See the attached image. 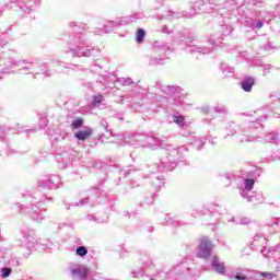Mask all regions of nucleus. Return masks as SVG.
<instances>
[{
  "instance_id": "1",
  "label": "nucleus",
  "mask_w": 280,
  "mask_h": 280,
  "mask_svg": "<svg viewBox=\"0 0 280 280\" xmlns=\"http://www.w3.org/2000/svg\"><path fill=\"white\" fill-rule=\"evenodd\" d=\"M69 49L72 56H78L79 58H91L93 56V47L89 45V39L86 35L82 32L77 33L69 43Z\"/></svg>"
},
{
  "instance_id": "2",
  "label": "nucleus",
  "mask_w": 280,
  "mask_h": 280,
  "mask_svg": "<svg viewBox=\"0 0 280 280\" xmlns=\"http://www.w3.org/2000/svg\"><path fill=\"white\" fill-rule=\"evenodd\" d=\"M249 15H242L241 19L244 23H247L252 30H261L264 27V23H268L270 19H272V13L268 12V10H254L250 12ZM254 19H259L258 21H255Z\"/></svg>"
},
{
  "instance_id": "3",
  "label": "nucleus",
  "mask_w": 280,
  "mask_h": 280,
  "mask_svg": "<svg viewBox=\"0 0 280 280\" xmlns=\"http://www.w3.org/2000/svg\"><path fill=\"white\" fill-rule=\"evenodd\" d=\"M128 143H130V145H138L140 148H145V143L149 147L160 145V148L163 149L170 148V144H165L163 140L141 133L131 135V137L128 138Z\"/></svg>"
},
{
  "instance_id": "4",
  "label": "nucleus",
  "mask_w": 280,
  "mask_h": 280,
  "mask_svg": "<svg viewBox=\"0 0 280 280\" xmlns=\"http://www.w3.org/2000/svg\"><path fill=\"white\" fill-rule=\"evenodd\" d=\"M228 137H235V141L238 143H250L257 141V138L247 136L246 130L237 124H230L228 128Z\"/></svg>"
},
{
  "instance_id": "5",
  "label": "nucleus",
  "mask_w": 280,
  "mask_h": 280,
  "mask_svg": "<svg viewBox=\"0 0 280 280\" xmlns=\"http://www.w3.org/2000/svg\"><path fill=\"white\" fill-rule=\"evenodd\" d=\"M12 67H16L18 73H24L25 75H30V73H34L37 70V67H40V62L38 59L30 60H15L11 59ZM20 68V69H19Z\"/></svg>"
},
{
  "instance_id": "6",
  "label": "nucleus",
  "mask_w": 280,
  "mask_h": 280,
  "mask_svg": "<svg viewBox=\"0 0 280 280\" xmlns=\"http://www.w3.org/2000/svg\"><path fill=\"white\" fill-rule=\"evenodd\" d=\"M253 187H255V179H244V188H240V195L242 198H246L247 202H261L264 200L261 192H252V195L248 194L249 191H253Z\"/></svg>"
},
{
  "instance_id": "7",
  "label": "nucleus",
  "mask_w": 280,
  "mask_h": 280,
  "mask_svg": "<svg viewBox=\"0 0 280 280\" xmlns=\"http://www.w3.org/2000/svg\"><path fill=\"white\" fill-rule=\"evenodd\" d=\"M182 45H185L184 49L188 51V54H211L212 51V47L197 45L196 39L191 37L183 39Z\"/></svg>"
},
{
  "instance_id": "8",
  "label": "nucleus",
  "mask_w": 280,
  "mask_h": 280,
  "mask_svg": "<svg viewBox=\"0 0 280 280\" xmlns=\"http://www.w3.org/2000/svg\"><path fill=\"white\" fill-rule=\"evenodd\" d=\"M45 211H47V208H45V201L39 200L36 201V205L31 206L26 213L34 222H43L45 220Z\"/></svg>"
},
{
  "instance_id": "9",
  "label": "nucleus",
  "mask_w": 280,
  "mask_h": 280,
  "mask_svg": "<svg viewBox=\"0 0 280 280\" xmlns=\"http://www.w3.org/2000/svg\"><path fill=\"white\" fill-rule=\"evenodd\" d=\"M213 252V244L207 237L201 238L198 246L197 257L200 259H207L211 257V253Z\"/></svg>"
},
{
  "instance_id": "10",
  "label": "nucleus",
  "mask_w": 280,
  "mask_h": 280,
  "mask_svg": "<svg viewBox=\"0 0 280 280\" xmlns=\"http://www.w3.org/2000/svg\"><path fill=\"white\" fill-rule=\"evenodd\" d=\"M70 275L73 280H91L89 268L84 265H77L70 268Z\"/></svg>"
},
{
  "instance_id": "11",
  "label": "nucleus",
  "mask_w": 280,
  "mask_h": 280,
  "mask_svg": "<svg viewBox=\"0 0 280 280\" xmlns=\"http://www.w3.org/2000/svg\"><path fill=\"white\" fill-rule=\"evenodd\" d=\"M4 8L7 10H14L15 12H31L32 9L25 4V1L23 0H9L5 4Z\"/></svg>"
},
{
  "instance_id": "12",
  "label": "nucleus",
  "mask_w": 280,
  "mask_h": 280,
  "mask_svg": "<svg viewBox=\"0 0 280 280\" xmlns=\"http://www.w3.org/2000/svg\"><path fill=\"white\" fill-rule=\"evenodd\" d=\"M119 27V23L114 21H108L104 24L103 28H96L94 34L102 36V34H110V32H115Z\"/></svg>"
},
{
  "instance_id": "13",
  "label": "nucleus",
  "mask_w": 280,
  "mask_h": 280,
  "mask_svg": "<svg viewBox=\"0 0 280 280\" xmlns=\"http://www.w3.org/2000/svg\"><path fill=\"white\" fill-rule=\"evenodd\" d=\"M22 244L28 248V250H32V248L36 246V237H34V233L32 231L23 233Z\"/></svg>"
},
{
  "instance_id": "14",
  "label": "nucleus",
  "mask_w": 280,
  "mask_h": 280,
  "mask_svg": "<svg viewBox=\"0 0 280 280\" xmlns=\"http://www.w3.org/2000/svg\"><path fill=\"white\" fill-rule=\"evenodd\" d=\"M42 187L58 189L60 187V177H58V175H50L49 178L42 182Z\"/></svg>"
},
{
  "instance_id": "15",
  "label": "nucleus",
  "mask_w": 280,
  "mask_h": 280,
  "mask_svg": "<svg viewBox=\"0 0 280 280\" xmlns=\"http://www.w3.org/2000/svg\"><path fill=\"white\" fill-rule=\"evenodd\" d=\"M261 254L264 255V257H268V259H270V257H273L275 262H276V270L277 272H280V250L273 249V250H269L268 249H262Z\"/></svg>"
},
{
  "instance_id": "16",
  "label": "nucleus",
  "mask_w": 280,
  "mask_h": 280,
  "mask_svg": "<svg viewBox=\"0 0 280 280\" xmlns=\"http://www.w3.org/2000/svg\"><path fill=\"white\" fill-rule=\"evenodd\" d=\"M268 108H271V110H280V96H279V94H271L269 96V104L265 105L262 107V110H268Z\"/></svg>"
},
{
  "instance_id": "17",
  "label": "nucleus",
  "mask_w": 280,
  "mask_h": 280,
  "mask_svg": "<svg viewBox=\"0 0 280 280\" xmlns=\"http://www.w3.org/2000/svg\"><path fill=\"white\" fill-rule=\"evenodd\" d=\"M153 51L160 56H167V51H172V47L161 42H154Z\"/></svg>"
},
{
  "instance_id": "18",
  "label": "nucleus",
  "mask_w": 280,
  "mask_h": 280,
  "mask_svg": "<svg viewBox=\"0 0 280 280\" xmlns=\"http://www.w3.org/2000/svg\"><path fill=\"white\" fill-rule=\"evenodd\" d=\"M211 267L215 272H218V275H225L226 272V267H224V262L220 261V258H218V256H213Z\"/></svg>"
},
{
  "instance_id": "19",
  "label": "nucleus",
  "mask_w": 280,
  "mask_h": 280,
  "mask_svg": "<svg viewBox=\"0 0 280 280\" xmlns=\"http://www.w3.org/2000/svg\"><path fill=\"white\" fill-rule=\"evenodd\" d=\"M253 86H255V79L253 77L245 78L241 82V88L245 93H250L253 91Z\"/></svg>"
},
{
  "instance_id": "20",
  "label": "nucleus",
  "mask_w": 280,
  "mask_h": 280,
  "mask_svg": "<svg viewBox=\"0 0 280 280\" xmlns=\"http://www.w3.org/2000/svg\"><path fill=\"white\" fill-rule=\"evenodd\" d=\"M57 163H63L65 166L70 165L71 161H73V155L62 152L60 154H57L56 156Z\"/></svg>"
},
{
  "instance_id": "21",
  "label": "nucleus",
  "mask_w": 280,
  "mask_h": 280,
  "mask_svg": "<svg viewBox=\"0 0 280 280\" xmlns=\"http://www.w3.org/2000/svg\"><path fill=\"white\" fill-rule=\"evenodd\" d=\"M91 135H93V129L86 127L84 130H80V131L75 132L74 137L79 141H86V139H89V137H91Z\"/></svg>"
},
{
  "instance_id": "22",
  "label": "nucleus",
  "mask_w": 280,
  "mask_h": 280,
  "mask_svg": "<svg viewBox=\"0 0 280 280\" xmlns=\"http://www.w3.org/2000/svg\"><path fill=\"white\" fill-rule=\"evenodd\" d=\"M228 222H233L234 224L248 225L250 224V219L246 217H228Z\"/></svg>"
},
{
  "instance_id": "23",
  "label": "nucleus",
  "mask_w": 280,
  "mask_h": 280,
  "mask_svg": "<svg viewBox=\"0 0 280 280\" xmlns=\"http://www.w3.org/2000/svg\"><path fill=\"white\" fill-rule=\"evenodd\" d=\"M249 5H252V12L254 10H266V1L265 0H249L248 1Z\"/></svg>"
},
{
  "instance_id": "24",
  "label": "nucleus",
  "mask_w": 280,
  "mask_h": 280,
  "mask_svg": "<svg viewBox=\"0 0 280 280\" xmlns=\"http://www.w3.org/2000/svg\"><path fill=\"white\" fill-rule=\"evenodd\" d=\"M180 91V88L172 86V85H166L162 86V93H165V95H170L173 97H176V94Z\"/></svg>"
},
{
  "instance_id": "25",
  "label": "nucleus",
  "mask_w": 280,
  "mask_h": 280,
  "mask_svg": "<svg viewBox=\"0 0 280 280\" xmlns=\"http://www.w3.org/2000/svg\"><path fill=\"white\" fill-rule=\"evenodd\" d=\"M176 167V162H165L162 161V164L160 166H158V170H160V172H172V170H174Z\"/></svg>"
},
{
  "instance_id": "26",
  "label": "nucleus",
  "mask_w": 280,
  "mask_h": 280,
  "mask_svg": "<svg viewBox=\"0 0 280 280\" xmlns=\"http://www.w3.org/2000/svg\"><path fill=\"white\" fill-rule=\"evenodd\" d=\"M265 141L277 145V143H279V135L276 132H269L265 136Z\"/></svg>"
},
{
  "instance_id": "27",
  "label": "nucleus",
  "mask_w": 280,
  "mask_h": 280,
  "mask_svg": "<svg viewBox=\"0 0 280 280\" xmlns=\"http://www.w3.org/2000/svg\"><path fill=\"white\" fill-rule=\"evenodd\" d=\"M12 69H16V67L12 66V59H10L9 65L0 69V73L1 75H10V73H14Z\"/></svg>"
},
{
  "instance_id": "28",
  "label": "nucleus",
  "mask_w": 280,
  "mask_h": 280,
  "mask_svg": "<svg viewBox=\"0 0 280 280\" xmlns=\"http://www.w3.org/2000/svg\"><path fill=\"white\" fill-rule=\"evenodd\" d=\"M208 212L218 213L219 215H222V213H224V208H222V206L220 205L212 203L208 207Z\"/></svg>"
},
{
  "instance_id": "29",
  "label": "nucleus",
  "mask_w": 280,
  "mask_h": 280,
  "mask_svg": "<svg viewBox=\"0 0 280 280\" xmlns=\"http://www.w3.org/2000/svg\"><path fill=\"white\" fill-rule=\"evenodd\" d=\"M164 58L163 57H154L151 56L148 58V65L149 67H156L163 62Z\"/></svg>"
},
{
  "instance_id": "30",
  "label": "nucleus",
  "mask_w": 280,
  "mask_h": 280,
  "mask_svg": "<svg viewBox=\"0 0 280 280\" xmlns=\"http://www.w3.org/2000/svg\"><path fill=\"white\" fill-rule=\"evenodd\" d=\"M211 4L221 8V10L229 9V0H211Z\"/></svg>"
},
{
  "instance_id": "31",
  "label": "nucleus",
  "mask_w": 280,
  "mask_h": 280,
  "mask_svg": "<svg viewBox=\"0 0 280 280\" xmlns=\"http://www.w3.org/2000/svg\"><path fill=\"white\" fill-rule=\"evenodd\" d=\"M118 82H119V84H122V86L133 85V89H135V86H137V83H135V81H132V79H130V78H120V79H118Z\"/></svg>"
},
{
  "instance_id": "32",
  "label": "nucleus",
  "mask_w": 280,
  "mask_h": 280,
  "mask_svg": "<svg viewBox=\"0 0 280 280\" xmlns=\"http://www.w3.org/2000/svg\"><path fill=\"white\" fill-rule=\"evenodd\" d=\"M244 5V0H229V8L235 10L236 8H242Z\"/></svg>"
},
{
  "instance_id": "33",
  "label": "nucleus",
  "mask_w": 280,
  "mask_h": 280,
  "mask_svg": "<svg viewBox=\"0 0 280 280\" xmlns=\"http://www.w3.org/2000/svg\"><path fill=\"white\" fill-rule=\"evenodd\" d=\"M163 224L165 226H176V224H178V220L172 218L171 215H166Z\"/></svg>"
},
{
  "instance_id": "34",
  "label": "nucleus",
  "mask_w": 280,
  "mask_h": 280,
  "mask_svg": "<svg viewBox=\"0 0 280 280\" xmlns=\"http://www.w3.org/2000/svg\"><path fill=\"white\" fill-rule=\"evenodd\" d=\"M230 279H236V280H248V277L242 272L241 269L236 270L235 276H228Z\"/></svg>"
},
{
  "instance_id": "35",
  "label": "nucleus",
  "mask_w": 280,
  "mask_h": 280,
  "mask_svg": "<svg viewBox=\"0 0 280 280\" xmlns=\"http://www.w3.org/2000/svg\"><path fill=\"white\" fill-rule=\"evenodd\" d=\"M192 141L190 143H195L197 150H202V147L205 145V140L200 138L192 137Z\"/></svg>"
},
{
  "instance_id": "36",
  "label": "nucleus",
  "mask_w": 280,
  "mask_h": 280,
  "mask_svg": "<svg viewBox=\"0 0 280 280\" xmlns=\"http://www.w3.org/2000/svg\"><path fill=\"white\" fill-rule=\"evenodd\" d=\"M75 253L79 257H86V255H89V249L84 246H79L77 247Z\"/></svg>"
},
{
  "instance_id": "37",
  "label": "nucleus",
  "mask_w": 280,
  "mask_h": 280,
  "mask_svg": "<svg viewBox=\"0 0 280 280\" xmlns=\"http://www.w3.org/2000/svg\"><path fill=\"white\" fill-rule=\"evenodd\" d=\"M143 38H145V31L143 28H139L136 35L137 43H143Z\"/></svg>"
},
{
  "instance_id": "38",
  "label": "nucleus",
  "mask_w": 280,
  "mask_h": 280,
  "mask_svg": "<svg viewBox=\"0 0 280 280\" xmlns=\"http://www.w3.org/2000/svg\"><path fill=\"white\" fill-rule=\"evenodd\" d=\"M220 69L223 75H229V73H233V68L229 67L226 63H222Z\"/></svg>"
},
{
  "instance_id": "39",
  "label": "nucleus",
  "mask_w": 280,
  "mask_h": 280,
  "mask_svg": "<svg viewBox=\"0 0 280 280\" xmlns=\"http://www.w3.org/2000/svg\"><path fill=\"white\" fill-rule=\"evenodd\" d=\"M12 275V268L4 267L1 269L2 279H8Z\"/></svg>"
},
{
  "instance_id": "40",
  "label": "nucleus",
  "mask_w": 280,
  "mask_h": 280,
  "mask_svg": "<svg viewBox=\"0 0 280 280\" xmlns=\"http://www.w3.org/2000/svg\"><path fill=\"white\" fill-rule=\"evenodd\" d=\"M208 43H210L213 46V45H220L222 40L218 38V35H211L208 39Z\"/></svg>"
},
{
  "instance_id": "41",
  "label": "nucleus",
  "mask_w": 280,
  "mask_h": 280,
  "mask_svg": "<svg viewBox=\"0 0 280 280\" xmlns=\"http://www.w3.org/2000/svg\"><path fill=\"white\" fill-rule=\"evenodd\" d=\"M82 124H84V120L82 118H77L72 121V128L78 130V128H82Z\"/></svg>"
},
{
  "instance_id": "42",
  "label": "nucleus",
  "mask_w": 280,
  "mask_h": 280,
  "mask_svg": "<svg viewBox=\"0 0 280 280\" xmlns=\"http://www.w3.org/2000/svg\"><path fill=\"white\" fill-rule=\"evenodd\" d=\"M173 121L177 124V126H185V117L183 116H173Z\"/></svg>"
},
{
  "instance_id": "43",
  "label": "nucleus",
  "mask_w": 280,
  "mask_h": 280,
  "mask_svg": "<svg viewBox=\"0 0 280 280\" xmlns=\"http://www.w3.org/2000/svg\"><path fill=\"white\" fill-rule=\"evenodd\" d=\"M258 276L265 277V279H275L273 272L262 271V272H258Z\"/></svg>"
},
{
  "instance_id": "44",
  "label": "nucleus",
  "mask_w": 280,
  "mask_h": 280,
  "mask_svg": "<svg viewBox=\"0 0 280 280\" xmlns=\"http://www.w3.org/2000/svg\"><path fill=\"white\" fill-rule=\"evenodd\" d=\"M280 219L273 218L266 222L268 226H279Z\"/></svg>"
},
{
  "instance_id": "45",
  "label": "nucleus",
  "mask_w": 280,
  "mask_h": 280,
  "mask_svg": "<svg viewBox=\"0 0 280 280\" xmlns=\"http://www.w3.org/2000/svg\"><path fill=\"white\" fill-rule=\"evenodd\" d=\"M214 112L215 113H226V106H224L222 104H217L214 106Z\"/></svg>"
},
{
  "instance_id": "46",
  "label": "nucleus",
  "mask_w": 280,
  "mask_h": 280,
  "mask_svg": "<svg viewBox=\"0 0 280 280\" xmlns=\"http://www.w3.org/2000/svg\"><path fill=\"white\" fill-rule=\"evenodd\" d=\"M128 19H129V22H130V23H133V21H137V20H139V19H143V14H141V13H135V14L130 15Z\"/></svg>"
},
{
  "instance_id": "47",
  "label": "nucleus",
  "mask_w": 280,
  "mask_h": 280,
  "mask_svg": "<svg viewBox=\"0 0 280 280\" xmlns=\"http://www.w3.org/2000/svg\"><path fill=\"white\" fill-rule=\"evenodd\" d=\"M102 102H104V96H102V95L95 96L93 100V105L97 106V105L102 104Z\"/></svg>"
},
{
  "instance_id": "48",
  "label": "nucleus",
  "mask_w": 280,
  "mask_h": 280,
  "mask_svg": "<svg viewBox=\"0 0 280 280\" xmlns=\"http://www.w3.org/2000/svg\"><path fill=\"white\" fill-rule=\"evenodd\" d=\"M264 49H265L266 51H272V49H275V47L272 46V43L268 42V44H266V45L264 46Z\"/></svg>"
},
{
  "instance_id": "49",
  "label": "nucleus",
  "mask_w": 280,
  "mask_h": 280,
  "mask_svg": "<svg viewBox=\"0 0 280 280\" xmlns=\"http://www.w3.org/2000/svg\"><path fill=\"white\" fill-rule=\"evenodd\" d=\"M89 203V198H84V199H82V200H80V202L79 203H77V207H84V206H86Z\"/></svg>"
},
{
  "instance_id": "50",
  "label": "nucleus",
  "mask_w": 280,
  "mask_h": 280,
  "mask_svg": "<svg viewBox=\"0 0 280 280\" xmlns=\"http://www.w3.org/2000/svg\"><path fill=\"white\" fill-rule=\"evenodd\" d=\"M162 32H163V34H172V31H170V27H167V26H163Z\"/></svg>"
},
{
  "instance_id": "51",
  "label": "nucleus",
  "mask_w": 280,
  "mask_h": 280,
  "mask_svg": "<svg viewBox=\"0 0 280 280\" xmlns=\"http://www.w3.org/2000/svg\"><path fill=\"white\" fill-rule=\"evenodd\" d=\"M257 240H262V241H265L266 238H265L262 235L256 234V235L254 236V242H257Z\"/></svg>"
},
{
  "instance_id": "52",
  "label": "nucleus",
  "mask_w": 280,
  "mask_h": 280,
  "mask_svg": "<svg viewBox=\"0 0 280 280\" xmlns=\"http://www.w3.org/2000/svg\"><path fill=\"white\" fill-rule=\"evenodd\" d=\"M0 45H1V47H3L4 45H8V40H5V39H0Z\"/></svg>"
},
{
  "instance_id": "53",
  "label": "nucleus",
  "mask_w": 280,
  "mask_h": 280,
  "mask_svg": "<svg viewBox=\"0 0 280 280\" xmlns=\"http://www.w3.org/2000/svg\"><path fill=\"white\" fill-rule=\"evenodd\" d=\"M102 126H104L105 130H108V122L103 121V122H102Z\"/></svg>"
},
{
  "instance_id": "54",
  "label": "nucleus",
  "mask_w": 280,
  "mask_h": 280,
  "mask_svg": "<svg viewBox=\"0 0 280 280\" xmlns=\"http://www.w3.org/2000/svg\"><path fill=\"white\" fill-rule=\"evenodd\" d=\"M252 126H254V128H259L261 125L259 122H252Z\"/></svg>"
},
{
  "instance_id": "55",
  "label": "nucleus",
  "mask_w": 280,
  "mask_h": 280,
  "mask_svg": "<svg viewBox=\"0 0 280 280\" xmlns=\"http://www.w3.org/2000/svg\"><path fill=\"white\" fill-rule=\"evenodd\" d=\"M130 172H131V170H129V171L124 170V171H121V174H122L124 176H126V174H130Z\"/></svg>"
},
{
  "instance_id": "56",
  "label": "nucleus",
  "mask_w": 280,
  "mask_h": 280,
  "mask_svg": "<svg viewBox=\"0 0 280 280\" xmlns=\"http://www.w3.org/2000/svg\"><path fill=\"white\" fill-rule=\"evenodd\" d=\"M173 16H175V19H180V16H183V14H178V13H173Z\"/></svg>"
},
{
  "instance_id": "57",
  "label": "nucleus",
  "mask_w": 280,
  "mask_h": 280,
  "mask_svg": "<svg viewBox=\"0 0 280 280\" xmlns=\"http://www.w3.org/2000/svg\"><path fill=\"white\" fill-rule=\"evenodd\" d=\"M158 183H159V187H161L163 185V182H161V179L158 177L156 178Z\"/></svg>"
},
{
  "instance_id": "58",
  "label": "nucleus",
  "mask_w": 280,
  "mask_h": 280,
  "mask_svg": "<svg viewBox=\"0 0 280 280\" xmlns=\"http://www.w3.org/2000/svg\"><path fill=\"white\" fill-rule=\"evenodd\" d=\"M183 150H185V147H179V148L177 149V152H183Z\"/></svg>"
},
{
  "instance_id": "59",
  "label": "nucleus",
  "mask_w": 280,
  "mask_h": 280,
  "mask_svg": "<svg viewBox=\"0 0 280 280\" xmlns=\"http://www.w3.org/2000/svg\"><path fill=\"white\" fill-rule=\"evenodd\" d=\"M163 100H165V97H156L158 102H163Z\"/></svg>"
},
{
  "instance_id": "60",
  "label": "nucleus",
  "mask_w": 280,
  "mask_h": 280,
  "mask_svg": "<svg viewBox=\"0 0 280 280\" xmlns=\"http://www.w3.org/2000/svg\"><path fill=\"white\" fill-rule=\"evenodd\" d=\"M70 27H75V22H71Z\"/></svg>"
},
{
  "instance_id": "61",
  "label": "nucleus",
  "mask_w": 280,
  "mask_h": 280,
  "mask_svg": "<svg viewBox=\"0 0 280 280\" xmlns=\"http://www.w3.org/2000/svg\"><path fill=\"white\" fill-rule=\"evenodd\" d=\"M44 75H45L46 78H49V73H48V72H44Z\"/></svg>"
},
{
  "instance_id": "62",
  "label": "nucleus",
  "mask_w": 280,
  "mask_h": 280,
  "mask_svg": "<svg viewBox=\"0 0 280 280\" xmlns=\"http://www.w3.org/2000/svg\"><path fill=\"white\" fill-rule=\"evenodd\" d=\"M267 117H268V114H264V119H267Z\"/></svg>"
},
{
  "instance_id": "63",
  "label": "nucleus",
  "mask_w": 280,
  "mask_h": 280,
  "mask_svg": "<svg viewBox=\"0 0 280 280\" xmlns=\"http://www.w3.org/2000/svg\"><path fill=\"white\" fill-rule=\"evenodd\" d=\"M3 139H4L3 136L0 135V141H3Z\"/></svg>"
},
{
  "instance_id": "64",
  "label": "nucleus",
  "mask_w": 280,
  "mask_h": 280,
  "mask_svg": "<svg viewBox=\"0 0 280 280\" xmlns=\"http://www.w3.org/2000/svg\"><path fill=\"white\" fill-rule=\"evenodd\" d=\"M63 67H65V69H69V66H68V65H65Z\"/></svg>"
}]
</instances>
